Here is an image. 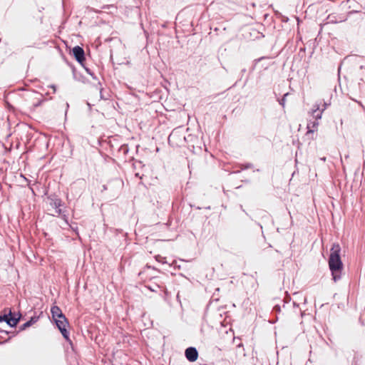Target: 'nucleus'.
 I'll return each instance as SVG.
<instances>
[{
    "label": "nucleus",
    "mask_w": 365,
    "mask_h": 365,
    "mask_svg": "<svg viewBox=\"0 0 365 365\" xmlns=\"http://www.w3.org/2000/svg\"><path fill=\"white\" fill-rule=\"evenodd\" d=\"M341 247L339 244H334L330 250L329 267L331 272L333 279L336 282L341 278L343 264L340 257Z\"/></svg>",
    "instance_id": "1"
},
{
    "label": "nucleus",
    "mask_w": 365,
    "mask_h": 365,
    "mask_svg": "<svg viewBox=\"0 0 365 365\" xmlns=\"http://www.w3.org/2000/svg\"><path fill=\"white\" fill-rule=\"evenodd\" d=\"M56 326L58 327V329L60 330L61 333L62 334L63 336L68 340V332L66 329V327L68 324V322L66 318V317H63L62 318H59L57 319H55Z\"/></svg>",
    "instance_id": "2"
},
{
    "label": "nucleus",
    "mask_w": 365,
    "mask_h": 365,
    "mask_svg": "<svg viewBox=\"0 0 365 365\" xmlns=\"http://www.w3.org/2000/svg\"><path fill=\"white\" fill-rule=\"evenodd\" d=\"M4 320L11 327H16L20 319V315L18 317H13L12 313L10 311L9 314H5L3 317H0V321Z\"/></svg>",
    "instance_id": "3"
},
{
    "label": "nucleus",
    "mask_w": 365,
    "mask_h": 365,
    "mask_svg": "<svg viewBox=\"0 0 365 365\" xmlns=\"http://www.w3.org/2000/svg\"><path fill=\"white\" fill-rule=\"evenodd\" d=\"M73 54L78 63H82L85 60V53L83 49L79 46H75L73 50Z\"/></svg>",
    "instance_id": "4"
},
{
    "label": "nucleus",
    "mask_w": 365,
    "mask_h": 365,
    "mask_svg": "<svg viewBox=\"0 0 365 365\" xmlns=\"http://www.w3.org/2000/svg\"><path fill=\"white\" fill-rule=\"evenodd\" d=\"M185 356L188 361L194 362L197 359L198 352L195 347H189L185 350Z\"/></svg>",
    "instance_id": "5"
},
{
    "label": "nucleus",
    "mask_w": 365,
    "mask_h": 365,
    "mask_svg": "<svg viewBox=\"0 0 365 365\" xmlns=\"http://www.w3.org/2000/svg\"><path fill=\"white\" fill-rule=\"evenodd\" d=\"M51 314H52V317L53 319L55 320V319H59V318H62L63 317H65L61 309L57 307V306H53L51 307Z\"/></svg>",
    "instance_id": "6"
},
{
    "label": "nucleus",
    "mask_w": 365,
    "mask_h": 365,
    "mask_svg": "<svg viewBox=\"0 0 365 365\" xmlns=\"http://www.w3.org/2000/svg\"><path fill=\"white\" fill-rule=\"evenodd\" d=\"M326 106H327V104L324 103V108L322 110L319 109V105H315L314 106V109H313L312 110V115H313V118H315V120H318L319 119H320L322 118V114L324 111V110L326 108Z\"/></svg>",
    "instance_id": "7"
},
{
    "label": "nucleus",
    "mask_w": 365,
    "mask_h": 365,
    "mask_svg": "<svg viewBox=\"0 0 365 365\" xmlns=\"http://www.w3.org/2000/svg\"><path fill=\"white\" fill-rule=\"evenodd\" d=\"M319 123L317 120H314L312 122H309L307 124V134L312 133L314 132V130L317 129Z\"/></svg>",
    "instance_id": "8"
},
{
    "label": "nucleus",
    "mask_w": 365,
    "mask_h": 365,
    "mask_svg": "<svg viewBox=\"0 0 365 365\" xmlns=\"http://www.w3.org/2000/svg\"><path fill=\"white\" fill-rule=\"evenodd\" d=\"M38 319V317H33L30 319V320H29L28 322H26V323H24L21 327V330H24L28 327H29L30 326L33 325L34 324H35Z\"/></svg>",
    "instance_id": "9"
},
{
    "label": "nucleus",
    "mask_w": 365,
    "mask_h": 365,
    "mask_svg": "<svg viewBox=\"0 0 365 365\" xmlns=\"http://www.w3.org/2000/svg\"><path fill=\"white\" fill-rule=\"evenodd\" d=\"M53 207H54L56 209H58L56 212L58 213H61V210L58 208L61 206V200L58 199H56L53 201L52 203Z\"/></svg>",
    "instance_id": "10"
},
{
    "label": "nucleus",
    "mask_w": 365,
    "mask_h": 365,
    "mask_svg": "<svg viewBox=\"0 0 365 365\" xmlns=\"http://www.w3.org/2000/svg\"><path fill=\"white\" fill-rule=\"evenodd\" d=\"M288 96V93H285L284 96H283V98L279 101V104L282 106V107H284L285 106V102H286V97Z\"/></svg>",
    "instance_id": "11"
},
{
    "label": "nucleus",
    "mask_w": 365,
    "mask_h": 365,
    "mask_svg": "<svg viewBox=\"0 0 365 365\" xmlns=\"http://www.w3.org/2000/svg\"><path fill=\"white\" fill-rule=\"evenodd\" d=\"M147 287L152 292H157V289L160 288L159 285H155L154 287L147 286Z\"/></svg>",
    "instance_id": "12"
},
{
    "label": "nucleus",
    "mask_w": 365,
    "mask_h": 365,
    "mask_svg": "<svg viewBox=\"0 0 365 365\" xmlns=\"http://www.w3.org/2000/svg\"><path fill=\"white\" fill-rule=\"evenodd\" d=\"M155 259H156L157 261L160 262L162 263H165V261H163L164 258L163 257H161L160 255L155 256Z\"/></svg>",
    "instance_id": "13"
},
{
    "label": "nucleus",
    "mask_w": 365,
    "mask_h": 365,
    "mask_svg": "<svg viewBox=\"0 0 365 365\" xmlns=\"http://www.w3.org/2000/svg\"><path fill=\"white\" fill-rule=\"evenodd\" d=\"M50 87L53 88V92H56V88L54 85H51Z\"/></svg>",
    "instance_id": "14"
}]
</instances>
